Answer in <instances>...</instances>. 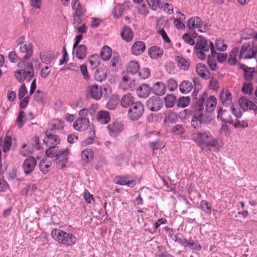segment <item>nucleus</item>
<instances>
[{
  "label": "nucleus",
  "mask_w": 257,
  "mask_h": 257,
  "mask_svg": "<svg viewBox=\"0 0 257 257\" xmlns=\"http://www.w3.org/2000/svg\"><path fill=\"white\" fill-rule=\"evenodd\" d=\"M207 95L206 93H203L200 97L198 101L197 102V105L199 112L197 113L200 119V122L201 123L208 124H209L212 120V116L210 114L205 113L203 114L201 112L204 108V103L205 99L207 98Z\"/></svg>",
  "instance_id": "6e6552de"
},
{
  "label": "nucleus",
  "mask_w": 257,
  "mask_h": 257,
  "mask_svg": "<svg viewBox=\"0 0 257 257\" xmlns=\"http://www.w3.org/2000/svg\"><path fill=\"white\" fill-rule=\"evenodd\" d=\"M140 68L139 63L136 61H132L127 65L126 72L127 74L132 75L138 73Z\"/></svg>",
  "instance_id": "72a5a7b5"
},
{
  "label": "nucleus",
  "mask_w": 257,
  "mask_h": 257,
  "mask_svg": "<svg viewBox=\"0 0 257 257\" xmlns=\"http://www.w3.org/2000/svg\"><path fill=\"white\" fill-rule=\"evenodd\" d=\"M196 72L200 77L205 80L208 79L210 78V73L209 70L207 66L202 63L197 64Z\"/></svg>",
  "instance_id": "f3484780"
},
{
  "label": "nucleus",
  "mask_w": 257,
  "mask_h": 257,
  "mask_svg": "<svg viewBox=\"0 0 257 257\" xmlns=\"http://www.w3.org/2000/svg\"><path fill=\"white\" fill-rule=\"evenodd\" d=\"M193 88V85L189 80H184L179 85L180 92L183 94H187L190 92Z\"/></svg>",
  "instance_id": "2f4dec72"
},
{
  "label": "nucleus",
  "mask_w": 257,
  "mask_h": 257,
  "mask_svg": "<svg viewBox=\"0 0 257 257\" xmlns=\"http://www.w3.org/2000/svg\"><path fill=\"white\" fill-rule=\"evenodd\" d=\"M146 46L144 42L138 41L134 43L131 48L133 55L138 56L142 54L145 50Z\"/></svg>",
  "instance_id": "6ab92c4d"
},
{
  "label": "nucleus",
  "mask_w": 257,
  "mask_h": 257,
  "mask_svg": "<svg viewBox=\"0 0 257 257\" xmlns=\"http://www.w3.org/2000/svg\"><path fill=\"white\" fill-rule=\"evenodd\" d=\"M37 161L32 157H28L25 159L23 164V168L26 174L28 175L34 170Z\"/></svg>",
  "instance_id": "2eb2a0df"
},
{
  "label": "nucleus",
  "mask_w": 257,
  "mask_h": 257,
  "mask_svg": "<svg viewBox=\"0 0 257 257\" xmlns=\"http://www.w3.org/2000/svg\"><path fill=\"white\" fill-rule=\"evenodd\" d=\"M12 145V138L10 136H7L5 138L4 145H3V151L4 153H7L8 152L10 148L11 147Z\"/></svg>",
  "instance_id": "6e6d98bb"
},
{
  "label": "nucleus",
  "mask_w": 257,
  "mask_h": 257,
  "mask_svg": "<svg viewBox=\"0 0 257 257\" xmlns=\"http://www.w3.org/2000/svg\"><path fill=\"white\" fill-rule=\"evenodd\" d=\"M239 49L238 47H234L230 52L227 59L228 63L230 65H235L237 61L236 59V55L238 54Z\"/></svg>",
  "instance_id": "e433bc0d"
},
{
  "label": "nucleus",
  "mask_w": 257,
  "mask_h": 257,
  "mask_svg": "<svg viewBox=\"0 0 257 257\" xmlns=\"http://www.w3.org/2000/svg\"><path fill=\"white\" fill-rule=\"evenodd\" d=\"M123 11V8L121 6L120 4L117 5L113 10V16L114 18L118 19L122 15Z\"/></svg>",
  "instance_id": "0e129e2a"
},
{
  "label": "nucleus",
  "mask_w": 257,
  "mask_h": 257,
  "mask_svg": "<svg viewBox=\"0 0 257 257\" xmlns=\"http://www.w3.org/2000/svg\"><path fill=\"white\" fill-rule=\"evenodd\" d=\"M108 86L103 85L99 86L97 85V100L102 98L103 100H106L108 98L107 89Z\"/></svg>",
  "instance_id": "cd10ccee"
},
{
  "label": "nucleus",
  "mask_w": 257,
  "mask_h": 257,
  "mask_svg": "<svg viewBox=\"0 0 257 257\" xmlns=\"http://www.w3.org/2000/svg\"><path fill=\"white\" fill-rule=\"evenodd\" d=\"M148 5L153 10H156L157 8L162 9L163 3L159 0H147Z\"/></svg>",
  "instance_id": "8fccbe9b"
},
{
  "label": "nucleus",
  "mask_w": 257,
  "mask_h": 257,
  "mask_svg": "<svg viewBox=\"0 0 257 257\" xmlns=\"http://www.w3.org/2000/svg\"><path fill=\"white\" fill-rule=\"evenodd\" d=\"M87 95L90 96L92 98L96 99V85L89 86L87 89Z\"/></svg>",
  "instance_id": "4d7b16f0"
},
{
  "label": "nucleus",
  "mask_w": 257,
  "mask_h": 257,
  "mask_svg": "<svg viewBox=\"0 0 257 257\" xmlns=\"http://www.w3.org/2000/svg\"><path fill=\"white\" fill-rule=\"evenodd\" d=\"M194 85V90L193 94L195 92L198 93V91L202 88V85L200 79L198 77H194L193 79Z\"/></svg>",
  "instance_id": "69168bd1"
},
{
  "label": "nucleus",
  "mask_w": 257,
  "mask_h": 257,
  "mask_svg": "<svg viewBox=\"0 0 257 257\" xmlns=\"http://www.w3.org/2000/svg\"><path fill=\"white\" fill-rule=\"evenodd\" d=\"M19 69L15 72L16 79L22 83L25 80L30 81L34 77V68L32 63L20 61L18 63Z\"/></svg>",
  "instance_id": "7ed1b4c3"
},
{
  "label": "nucleus",
  "mask_w": 257,
  "mask_h": 257,
  "mask_svg": "<svg viewBox=\"0 0 257 257\" xmlns=\"http://www.w3.org/2000/svg\"><path fill=\"white\" fill-rule=\"evenodd\" d=\"M200 207L202 210L206 213H211L212 205L206 200H202L200 202Z\"/></svg>",
  "instance_id": "052dcab7"
},
{
  "label": "nucleus",
  "mask_w": 257,
  "mask_h": 257,
  "mask_svg": "<svg viewBox=\"0 0 257 257\" xmlns=\"http://www.w3.org/2000/svg\"><path fill=\"white\" fill-rule=\"evenodd\" d=\"M178 121L177 115L174 112L169 110L165 114L164 122L165 123H175Z\"/></svg>",
  "instance_id": "c756f323"
},
{
  "label": "nucleus",
  "mask_w": 257,
  "mask_h": 257,
  "mask_svg": "<svg viewBox=\"0 0 257 257\" xmlns=\"http://www.w3.org/2000/svg\"><path fill=\"white\" fill-rule=\"evenodd\" d=\"M33 151V148L28 147L26 144H24L22 145V147L20 150V154L22 156L25 157L29 154L32 153Z\"/></svg>",
  "instance_id": "e2e57ef3"
},
{
  "label": "nucleus",
  "mask_w": 257,
  "mask_h": 257,
  "mask_svg": "<svg viewBox=\"0 0 257 257\" xmlns=\"http://www.w3.org/2000/svg\"><path fill=\"white\" fill-rule=\"evenodd\" d=\"M121 65L120 57L117 54H113L111 58L109 68L112 71H117Z\"/></svg>",
  "instance_id": "412c9836"
},
{
  "label": "nucleus",
  "mask_w": 257,
  "mask_h": 257,
  "mask_svg": "<svg viewBox=\"0 0 257 257\" xmlns=\"http://www.w3.org/2000/svg\"><path fill=\"white\" fill-rule=\"evenodd\" d=\"M216 105V99L214 96H210L205 102L206 111L208 112H212Z\"/></svg>",
  "instance_id": "7c9ffc66"
},
{
  "label": "nucleus",
  "mask_w": 257,
  "mask_h": 257,
  "mask_svg": "<svg viewBox=\"0 0 257 257\" xmlns=\"http://www.w3.org/2000/svg\"><path fill=\"white\" fill-rule=\"evenodd\" d=\"M84 13H77L73 14V26L74 28L77 27L81 24L82 19L84 17Z\"/></svg>",
  "instance_id": "603ef678"
},
{
  "label": "nucleus",
  "mask_w": 257,
  "mask_h": 257,
  "mask_svg": "<svg viewBox=\"0 0 257 257\" xmlns=\"http://www.w3.org/2000/svg\"><path fill=\"white\" fill-rule=\"evenodd\" d=\"M110 136H116L123 130V125L120 120L116 119L107 126Z\"/></svg>",
  "instance_id": "f8f14e48"
},
{
  "label": "nucleus",
  "mask_w": 257,
  "mask_h": 257,
  "mask_svg": "<svg viewBox=\"0 0 257 257\" xmlns=\"http://www.w3.org/2000/svg\"><path fill=\"white\" fill-rule=\"evenodd\" d=\"M137 74L140 79H145L149 77L150 75V72L148 68H144L139 70Z\"/></svg>",
  "instance_id": "bf43d9fd"
},
{
  "label": "nucleus",
  "mask_w": 257,
  "mask_h": 257,
  "mask_svg": "<svg viewBox=\"0 0 257 257\" xmlns=\"http://www.w3.org/2000/svg\"><path fill=\"white\" fill-rule=\"evenodd\" d=\"M152 91L156 95V96H162L166 92V85L162 82H156L152 88Z\"/></svg>",
  "instance_id": "b1692460"
},
{
  "label": "nucleus",
  "mask_w": 257,
  "mask_h": 257,
  "mask_svg": "<svg viewBox=\"0 0 257 257\" xmlns=\"http://www.w3.org/2000/svg\"><path fill=\"white\" fill-rule=\"evenodd\" d=\"M257 51L255 49L250 48L249 44H244L240 49L239 58L251 59L255 57Z\"/></svg>",
  "instance_id": "9b49d317"
},
{
  "label": "nucleus",
  "mask_w": 257,
  "mask_h": 257,
  "mask_svg": "<svg viewBox=\"0 0 257 257\" xmlns=\"http://www.w3.org/2000/svg\"><path fill=\"white\" fill-rule=\"evenodd\" d=\"M166 86L170 91L172 92L174 91L177 88L178 83L175 79L170 78L167 80Z\"/></svg>",
  "instance_id": "864d4df0"
},
{
  "label": "nucleus",
  "mask_w": 257,
  "mask_h": 257,
  "mask_svg": "<svg viewBox=\"0 0 257 257\" xmlns=\"http://www.w3.org/2000/svg\"><path fill=\"white\" fill-rule=\"evenodd\" d=\"M128 162V158L124 154H120L115 158V163L119 166H124Z\"/></svg>",
  "instance_id": "a19ab883"
},
{
  "label": "nucleus",
  "mask_w": 257,
  "mask_h": 257,
  "mask_svg": "<svg viewBox=\"0 0 257 257\" xmlns=\"http://www.w3.org/2000/svg\"><path fill=\"white\" fill-rule=\"evenodd\" d=\"M192 137L198 146L203 147L210 151L212 149L216 150L218 146V140L209 131L194 133Z\"/></svg>",
  "instance_id": "f257e3e1"
},
{
  "label": "nucleus",
  "mask_w": 257,
  "mask_h": 257,
  "mask_svg": "<svg viewBox=\"0 0 257 257\" xmlns=\"http://www.w3.org/2000/svg\"><path fill=\"white\" fill-rule=\"evenodd\" d=\"M25 113L24 111L21 110L19 112V115L17 119V123L19 127H22L25 124Z\"/></svg>",
  "instance_id": "680f3d73"
},
{
  "label": "nucleus",
  "mask_w": 257,
  "mask_h": 257,
  "mask_svg": "<svg viewBox=\"0 0 257 257\" xmlns=\"http://www.w3.org/2000/svg\"><path fill=\"white\" fill-rule=\"evenodd\" d=\"M48 147L46 150V154L50 158H54V162L57 168L63 169L66 167V164L68 162L69 149H61L54 146Z\"/></svg>",
  "instance_id": "f03ea898"
},
{
  "label": "nucleus",
  "mask_w": 257,
  "mask_h": 257,
  "mask_svg": "<svg viewBox=\"0 0 257 257\" xmlns=\"http://www.w3.org/2000/svg\"><path fill=\"white\" fill-rule=\"evenodd\" d=\"M239 103L240 107L244 111L250 109L253 110L255 114L257 113V106L256 105L246 97H240L239 99Z\"/></svg>",
  "instance_id": "4468645a"
},
{
  "label": "nucleus",
  "mask_w": 257,
  "mask_h": 257,
  "mask_svg": "<svg viewBox=\"0 0 257 257\" xmlns=\"http://www.w3.org/2000/svg\"><path fill=\"white\" fill-rule=\"evenodd\" d=\"M139 141L138 135H135L127 138L125 140V143L127 146H134Z\"/></svg>",
  "instance_id": "13d9d810"
},
{
  "label": "nucleus",
  "mask_w": 257,
  "mask_h": 257,
  "mask_svg": "<svg viewBox=\"0 0 257 257\" xmlns=\"http://www.w3.org/2000/svg\"><path fill=\"white\" fill-rule=\"evenodd\" d=\"M114 181L116 184L120 185H126L130 187H134L136 184L135 180H131L128 178L123 176L116 177Z\"/></svg>",
  "instance_id": "4be33fe9"
},
{
  "label": "nucleus",
  "mask_w": 257,
  "mask_h": 257,
  "mask_svg": "<svg viewBox=\"0 0 257 257\" xmlns=\"http://www.w3.org/2000/svg\"><path fill=\"white\" fill-rule=\"evenodd\" d=\"M121 36L123 40L129 42L132 40L134 37V33L129 27L125 26H124L121 33Z\"/></svg>",
  "instance_id": "bb28decb"
},
{
  "label": "nucleus",
  "mask_w": 257,
  "mask_h": 257,
  "mask_svg": "<svg viewBox=\"0 0 257 257\" xmlns=\"http://www.w3.org/2000/svg\"><path fill=\"white\" fill-rule=\"evenodd\" d=\"M240 68L244 71V77L246 80L250 81L253 77L254 68L248 67L246 65L242 64L241 65Z\"/></svg>",
  "instance_id": "f704fd0d"
},
{
  "label": "nucleus",
  "mask_w": 257,
  "mask_h": 257,
  "mask_svg": "<svg viewBox=\"0 0 257 257\" xmlns=\"http://www.w3.org/2000/svg\"><path fill=\"white\" fill-rule=\"evenodd\" d=\"M89 121L85 117H79L73 123V128L78 131L82 132L86 130Z\"/></svg>",
  "instance_id": "dca6fc26"
},
{
  "label": "nucleus",
  "mask_w": 257,
  "mask_h": 257,
  "mask_svg": "<svg viewBox=\"0 0 257 257\" xmlns=\"http://www.w3.org/2000/svg\"><path fill=\"white\" fill-rule=\"evenodd\" d=\"M190 102L189 97H181L178 100L177 106L180 107L184 108L187 106Z\"/></svg>",
  "instance_id": "3c124183"
},
{
  "label": "nucleus",
  "mask_w": 257,
  "mask_h": 257,
  "mask_svg": "<svg viewBox=\"0 0 257 257\" xmlns=\"http://www.w3.org/2000/svg\"><path fill=\"white\" fill-rule=\"evenodd\" d=\"M63 121L59 119H53L51 123V131L54 132V130L62 129L64 127Z\"/></svg>",
  "instance_id": "a18cd8bd"
},
{
  "label": "nucleus",
  "mask_w": 257,
  "mask_h": 257,
  "mask_svg": "<svg viewBox=\"0 0 257 257\" xmlns=\"http://www.w3.org/2000/svg\"><path fill=\"white\" fill-rule=\"evenodd\" d=\"M71 8L74 11V14L85 13V9L79 0H72L71 4Z\"/></svg>",
  "instance_id": "473e14b6"
},
{
  "label": "nucleus",
  "mask_w": 257,
  "mask_h": 257,
  "mask_svg": "<svg viewBox=\"0 0 257 257\" xmlns=\"http://www.w3.org/2000/svg\"><path fill=\"white\" fill-rule=\"evenodd\" d=\"M110 120L109 112L106 110H100L97 112V122L101 124L108 123Z\"/></svg>",
  "instance_id": "5701e85b"
},
{
  "label": "nucleus",
  "mask_w": 257,
  "mask_h": 257,
  "mask_svg": "<svg viewBox=\"0 0 257 257\" xmlns=\"http://www.w3.org/2000/svg\"><path fill=\"white\" fill-rule=\"evenodd\" d=\"M120 105L124 108L130 107L133 102V97L131 93H126L124 94L120 101Z\"/></svg>",
  "instance_id": "c85d7f7f"
},
{
  "label": "nucleus",
  "mask_w": 257,
  "mask_h": 257,
  "mask_svg": "<svg viewBox=\"0 0 257 257\" xmlns=\"http://www.w3.org/2000/svg\"><path fill=\"white\" fill-rule=\"evenodd\" d=\"M163 50L160 47L152 46L148 51V54L152 59H157L161 57L163 54Z\"/></svg>",
  "instance_id": "393cba45"
},
{
  "label": "nucleus",
  "mask_w": 257,
  "mask_h": 257,
  "mask_svg": "<svg viewBox=\"0 0 257 257\" xmlns=\"http://www.w3.org/2000/svg\"><path fill=\"white\" fill-rule=\"evenodd\" d=\"M18 45L19 46V53L21 57L22 61L27 62L31 57L33 54V49L32 45L28 43H25L24 38L21 37L18 41Z\"/></svg>",
  "instance_id": "0eeeda50"
},
{
  "label": "nucleus",
  "mask_w": 257,
  "mask_h": 257,
  "mask_svg": "<svg viewBox=\"0 0 257 257\" xmlns=\"http://www.w3.org/2000/svg\"><path fill=\"white\" fill-rule=\"evenodd\" d=\"M176 101V98L173 94H168L165 97V102L167 107H172Z\"/></svg>",
  "instance_id": "49530a36"
},
{
  "label": "nucleus",
  "mask_w": 257,
  "mask_h": 257,
  "mask_svg": "<svg viewBox=\"0 0 257 257\" xmlns=\"http://www.w3.org/2000/svg\"><path fill=\"white\" fill-rule=\"evenodd\" d=\"M195 49L197 57L204 60L206 58L205 52L211 50V54L213 57L216 55V52L214 50V44L212 42H208L205 38L201 36L199 37L195 44Z\"/></svg>",
  "instance_id": "20e7f679"
},
{
  "label": "nucleus",
  "mask_w": 257,
  "mask_h": 257,
  "mask_svg": "<svg viewBox=\"0 0 257 257\" xmlns=\"http://www.w3.org/2000/svg\"><path fill=\"white\" fill-rule=\"evenodd\" d=\"M93 155L94 153L92 149H86L81 153L82 159L86 162H89L93 159Z\"/></svg>",
  "instance_id": "58836bf2"
},
{
  "label": "nucleus",
  "mask_w": 257,
  "mask_h": 257,
  "mask_svg": "<svg viewBox=\"0 0 257 257\" xmlns=\"http://www.w3.org/2000/svg\"><path fill=\"white\" fill-rule=\"evenodd\" d=\"M112 50L107 46H104L100 51V57L103 60L106 61L111 58Z\"/></svg>",
  "instance_id": "c9c22d12"
},
{
  "label": "nucleus",
  "mask_w": 257,
  "mask_h": 257,
  "mask_svg": "<svg viewBox=\"0 0 257 257\" xmlns=\"http://www.w3.org/2000/svg\"><path fill=\"white\" fill-rule=\"evenodd\" d=\"M219 99L223 105L227 106L232 103V95L227 89H223L219 95Z\"/></svg>",
  "instance_id": "aec40b11"
},
{
  "label": "nucleus",
  "mask_w": 257,
  "mask_h": 257,
  "mask_svg": "<svg viewBox=\"0 0 257 257\" xmlns=\"http://www.w3.org/2000/svg\"><path fill=\"white\" fill-rule=\"evenodd\" d=\"M144 112V106L140 101H136L131 105L128 113L131 120H137L143 115Z\"/></svg>",
  "instance_id": "1a4fd4ad"
},
{
  "label": "nucleus",
  "mask_w": 257,
  "mask_h": 257,
  "mask_svg": "<svg viewBox=\"0 0 257 257\" xmlns=\"http://www.w3.org/2000/svg\"><path fill=\"white\" fill-rule=\"evenodd\" d=\"M76 57L80 60H83L87 54V48L84 45H80L76 47Z\"/></svg>",
  "instance_id": "4c0bfd02"
},
{
  "label": "nucleus",
  "mask_w": 257,
  "mask_h": 257,
  "mask_svg": "<svg viewBox=\"0 0 257 257\" xmlns=\"http://www.w3.org/2000/svg\"><path fill=\"white\" fill-rule=\"evenodd\" d=\"M241 90L244 94H251L253 91L252 83L249 82H244Z\"/></svg>",
  "instance_id": "5fc2aeb1"
},
{
  "label": "nucleus",
  "mask_w": 257,
  "mask_h": 257,
  "mask_svg": "<svg viewBox=\"0 0 257 257\" xmlns=\"http://www.w3.org/2000/svg\"><path fill=\"white\" fill-rule=\"evenodd\" d=\"M162 99L158 96L151 97L146 102V106L152 111H158L163 106Z\"/></svg>",
  "instance_id": "9d476101"
},
{
  "label": "nucleus",
  "mask_w": 257,
  "mask_h": 257,
  "mask_svg": "<svg viewBox=\"0 0 257 257\" xmlns=\"http://www.w3.org/2000/svg\"><path fill=\"white\" fill-rule=\"evenodd\" d=\"M175 60L178 63L179 67L184 70H188L190 67V61L182 56L176 57Z\"/></svg>",
  "instance_id": "a878e982"
},
{
  "label": "nucleus",
  "mask_w": 257,
  "mask_h": 257,
  "mask_svg": "<svg viewBox=\"0 0 257 257\" xmlns=\"http://www.w3.org/2000/svg\"><path fill=\"white\" fill-rule=\"evenodd\" d=\"M201 19L198 17L191 18L188 21V26L192 29L198 28L201 24Z\"/></svg>",
  "instance_id": "c03bdc74"
},
{
  "label": "nucleus",
  "mask_w": 257,
  "mask_h": 257,
  "mask_svg": "<svg viewBox=\"0 0 257 257\" xmlns=\"http://www.w3.org/2000/svg\"><path fill=\"white\" fill-rule=\"evenodd\" d=\"M52 163L50 161H47L46 160H42L39 164L40 170L43 174H47L51 169Z\"/></svg>",
  "instance_id": "ea45409f"
},
{
  "label": "nucleus",
  "mask_w": 257,
  "mask_h": 257,
  "mask_svg": "<svg viewBox=\"0 0 257 257\" xmlns=\"http://www.w3.org/2000/svg\"><path fill=\"white\" fill-rule=\"evenodd\" d=\"M185 128L182 124H177L171 129V133L175 135H180L185 132Z\"/></svg>",
  "instance_id": "09e8293b"
},
{
  "label": "nucleus",
  "mask_w": 257,
  "mask_h": 257,
  "mask_svg": "<svg viewBox=\"0 0 257 257\" xmlns=\"http://www.w3.org/2000/svg\"><path fill=\"white\" fill-rule=\"evenodd\" d=\"M152 91V88L147 84L141 85L136 89L138 96L142 98H146L148 97Z\"/></svg>",
  "instance_id": "a211bd4d"
},
{
  "label": "nucleus",
  "mask_w": 257,
  "mask_h": 257,
  "mask_svg": "<svg viewBox=\"0 0 257 257\" xmlns=\"http://www.w3.org/2000/svg\"><path fill=\"white\" fill-rule=\"evenodd\" d=\"M224 121L227 123L233 124V126L237 128H243L248 126L247 122L245 120L239 121L236 119L235 120L234 123L233 120L231 119H225Z\"/></svg>",
  "instance_id": "37998d69"
},
{
  "label": "nucleus",
  "mask_w": 257,
  "mask_h": 257,
  "mask_svg": "<svg viewBox=\"0 0 257 257\" xmlns=\"http://www.w3.org/2000/svg\"><path fill=\"white\" fill-rule=\"evenodd\" d=\"M45 93L40 90H37L34 93L33 98L39 103H43L44 101Z\"/></svg>",
  "instance_id": "de8ad7c7"
},
{
  "label": "nucleus",
  "mask_w": 257,
  "mask_h": 257,
  "mask_svg": "<svg viewBox=\"0 0 257 257\" xmlns=\"http://www.w3.org/2000/svg\"><path fill=\"white\" fill-rule=\"evenodd\" d=\"M88 64L92 69L96 67V55H92L88 59Z\"/></svg>",
  "instance_id": "774afa93"
},
{
  "label": "nucleus",
  "mask_w": 257,
  "mask_h": 257,
  "mask_svg": "<svg viewBox=\"0 0 257 257\" xmlns=\"http://www.w3.org/2000/svg\"><path fill=\"white\" fill-rule=\"evenodd\" d=\"M149 139L148 146L153 151L161 149L165 147V144L161 140L160 133L158 131L150 132L147 134Z\"/></svg>",
  "instance_id": "423d86ee"
},
{
  "label": "nucleus",
  "mask_w": 257,
  "mask_h": 257,
  "mask_svg": "<svg viewBox=\"0 0 257 257\" xmlns=\"http://www.w3.org/2000/svg\"><path fill=\"white\" fill-rule=\"evenodd\" d=\"M215 45L216 49L220 51H225L227 47V45L223 44V41L220 39H217L215 41Z\"/></svg>",
  "instance_id": "338daca9"
},
{
  "label": "nucleus",
  "mask_w": 257,
  "mask_h": 257,
  "mask_svg": "<svg viewBox=\"0 0 257 257\" xmlns=\"http://www.w3.org/2000/svg\"><path fill=\"white\" fill-rule=\"evenodd\" d=\"M51 236L54 240L64 245L71 246L76 242V237L71 233L66 232L59 229H53Z\"/></svg>",
  "instance_id": "39448f33"
},
{
  "label": "nucleus",
  "mask_w": 257,
  "mask_h": 257,
  "mask_svg": "<svg viewBox=\"0 0 257 257\" xmlns=\"http://www.w3.org/2000/svg\"><path fill=\"white\" fill-rule=\"evenodd\" d=\"M45 135L47 138L44 140V142L48 147L56 146V145L59 144V138L54 134V132L51 131V130H47L45 132Z\"/></svg>",
  "instance_id": "ddd939ff"
},
{
  "label": "nucleus",
  "mask_w": 257,
  "mask_h": 257,
  "mask_svg": "<svg viewBox=\"0 0 257 257\" xmlns=\"http://www.w3.org/2000/svg\"><path fill=\"white\" fill-rule=\"evenodd\" d=\"M55 55L52 53H45L44 52L40 53V58L41 61L45 64H49L52 62Z\"/></svg>",
  "instance_id": "79ce46f5"
}]
</instances>
